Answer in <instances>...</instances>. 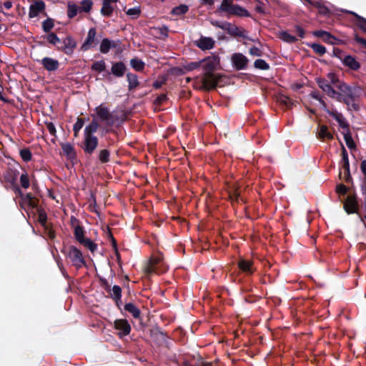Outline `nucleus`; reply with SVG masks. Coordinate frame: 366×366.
Masks as SVG:
<instances>
[{"mask_svg":"<svg viewBox=\"0 0 366 366\" xmlns=\"http://www.w3.org/2000/svg\"><path fill=\"white\" fill-rule=\"evenodd\" d=\"M345 210L347 213L351 214L355 212V203L352 200H347L344 205Z\"/></svg>","mask_w":366,"mask_h":366,"instance_id":"obj_47","label":"nucleus"},{"mask_svg":"<svg viewBox=\"0 0 366 366\" xmlns=\"http://www.w3.org/2000/svg\"><path fill=\"white\" fill-rule=\"evenodd\" d=\"M20 156L24 162H29L31 159V152L28 149H21Z\"/></svg>","mask_w":366,"mask_h":366,"instance_id":"obj_48","label":"nucleus"},{"mask_svg":"<svg viewBox=\"0 0 366 366\" xmlns=\"http://www.w3.org/2000/svg\"><path fill=\"white\" fill-rule=\"evenodd\" d=\"M98 138L96 136H84L83 150L85 153L92 154L98 145Z\"/></svg>","mask_w":366,"mask_h":366,"instance_id":"obj_4","label":"nucleus"},{"mask_svg":"<svg viewBox=\"0 0 366 366\" xmlns=\"http://www.w3.org/2000/svg\"><path fill=\"white\" fill-rule=\"evenodd\" d=\"M45 9V4L42 1H37L31 4L29 7V16L34 18Z\"/></svg>","mask_w":366,"mask_h":366,"instance_id":"obj_11","label":"nucleus"},{"mask_svg":"<svg viewBox=\"0 0 366 366\" xmlns=\"http://www.w3.org/2000/svg\"><path fill=\"white\" fill-rule=\"evenodd\" d=\"M127 81L129 83V89L132 90L136 88L139 85L138 78L136 74L128 73L127 75Z\"/></svg>","mask_w":366,"mask_h":366,"instance_id":"obj_26","label":"nucleus"},{"mask_svg":"<svg viewBox=\"0 0 366 366\" xmlns=\"http://www.w3.org/2000/svg\"><path fill=\"white\" fill-rule=\"evenodd\" d=\"M99 128V123L97 119H93L92 122L86 126L84 130V136H94V134Z\"/></svg>","mask_w":366,"mask_h":366,"instance_id":"obj_15","label":"nucleus"},{"mask_svg":"<svg viewBox=\"0 0 366 366\" xmlns=\"http://www.w3.org/2000/svg\"><path fill=\"white\" fill-rule=\"evenodd\" d=\"M124 310L131 313L134 318H138L140 315L139 310L133 303L126 304Z\"/></svg>","mask_w":366,"mask_h":366,"instance_id":"obj_27","label":"nucleus"},{"mask_svg":"<svg viewBox=\"0 0 366 366\" xmlns=\"http://www.w3.org/2000/svg\"><path fill=\"white\" fill-rule=\"evenodd\" d=\"M295 30L300 38L305 37V31L302 27H300V26H296Z\"/></svg>","mask_w":366,"mask_h":366,"instance_id":"obj_60","label":"nucleus"},{"mask_svg":"<svg viewBox=\"0 0 366 366\" xmlns=\"http://www.w3.org/2000/svg\"><path fill=\"white\" fill-rule=\"evenodd\" d=\"M96 30L94 28H91L87 34V36L81 45V50L87 51L96 45Z\"/></svg>","mask_w":366,"mask_h":366,"instance_id":"obj_7","label":"nucleus"},{"mask_svg":"<svg viewBox=\"0 0 366 366\" xmlns=\"http://www.w3.org/2000/svg\"><path fill=\"white\" fill-rule=\"evenodd\" d=\"M233 4L231 1H222V3L219 6L218 10L220 11L227 12L228 14H231Z\"/></svg>","mask_w":366,"mask_h":366,"instance_id":"obj_29","label":"nucleus"},{"mask_svg":"<svg viewBox=\"0 0 366 366\" xmlns=\"http://www.w3.org/2000/svg\"><path fill=\"white\" fill-rule=\"evenodd\" d=\"M46 125L49 134L55 137L56 132L55 125L52 122H46Z\"/></svg>","mask_w":366,"mask_h":366,"instance_id":"obj_55","label":"nucleus"},{"mask_svg":"<svg viewBox=\"0 0 366 366\" xmlns=\"http://www.w3.org/2000/svg\"><path fill=\"white\" fill-rule=\"evenodd\" d=\"M343 134V136H344V139L345 141V143L347 146V147L349 149H353L355 147V144L352 138V136L350 134V132L349 131V129L347 128V129H345V131H344L342 132Z\"/></svg>","mask_w":366,"mask_h":366,"instance_id":"obj_28","label":"nucleus"},{"mask_svg":"<svg viewBox=\"0 0 366 366\" xmlns=\"http://www.w3.org/2000/svg\"><path fill=\"white\" fill-rule=\"evenodd\" d=\"M196 45L202 50L211 49L214 45V40L211 37L201 36L196 41Z\"/></svg>","mask_w":366,"mask_h":366,"instance_id":"obj_13","label":"nucleus"},{"mask_svg":"<svg viewBox=\"0 0 366 366\" xmlns=\"http://www.w3.org/2000/svg\"><path fill=\"white\" fill-rule=\"evenodd\" d=\"M254 66L255 68L261 70H267L269 69V64L264 60L261 59L255 60Z\"/></svg>","mask_w":366,"mask_h":366,"instance_id":"obj_40","label":"nucleus"},{"mask_svg":"<svg viewBox=\"0 0 366 366\" xmlns=\"http://www.w3.org/2000/svg\"><path fill=\"white\" fill-rule=\"evenodd\" d=\"M337 191L340 193L345 194L347 192V187L345 185H339L337 187Z\"/></svg>","mask_w":366,"mask_h":366,"instance_id":"obj_64","label":"nucleus"},{"mask_svg":"<svg viewBox=\"0 0 366 366\" xmlns=\"http://www.w3.org/2000/svg\"><path fill=\"white\" fill-rule=\"evenodd\" d=\"M68 257L72 262L73 264L77 268H80L85 264L82 253L79 249L74 246L69 247Z\"/></svg>","mask_w":366,"mask_h":366,"instance_id":"obj_3","label":"nucleus"},{"mask_svg":"<svg viewBox=\"0 0 366 366\" xmlns=\"http://www.w3.org/2000/svg\"><path fill=\"white\" fill-rule=\"evenodd\" d=\"M110 152L107 149H102L99 153V159L102 163H107L109 161Z\"/></svg>","mask_w":366,"mask_h":366,"instance_id":"obj_43","label":"nucleus"},{"mask_svg":"<svg viewBox=\"0 0 366 366\" xmlns=\"http://www.w3.org/2000/svg\"><path fill=\"white\" fill-rule=\"evenodd\" d=\"M310 47L313 49V51L315 53H317L320 55H323L324 54L326 53V48L320 44H316V43L312 44Z\"/></svg>","mask_w":366,"mask_h":366,"instance_id":"obj_46","label":"nucleus"},{"mask_svg":"<svg viewBox=\"0 0 366 366\" xmlns=\"http://www.w3.org/2000/svg\"><path fill=\"white\" fill-rule=\"evenodd\" d=\"M111 296L116 301H118L121 299L122 297V289L118 285H114L112 289L111 290Z\"/></svg>","mask_w":366,"mask_h":366,"instance_id":"obj_36","label":"nucleus"},{"mask_svg":"<svg viewBox=\"0 0 366 366\" xmlns=\"http://www.w3.org/2000/svg\"><path fill=\"white\" fill-rule=\"evenodd\" d=\"M113 7L111 5V3L107 2L103 0V5L101 9V14L104 16H110L113 11Z\"/></svg>","mask_w":366,"mask_h":366,"instance_id":"obj_31","label":"nucleus"},{"mask_svg":"<svg viewBox=\"0 0 366 366\" xmlns=\"http://www.w3.org/2000/svg\"><path fill=\"white\" fill-rule=\"evenodd\" d=\"M2 7L6 9H10L12 7V2L10 1H7L3 3Z\"/></svg>","mask_w":366,"mask_h":366,"instance_id":"obj_63","label":"nucleus"},{"mask_svg":"<svg viewBox=\"0 0 366 366\" xmlns=\"http://www.w3.org/2000/svg\"><path fill=\"white\" fill-rule=\"evenodd\" d=\"M126 69V65L123 62H115L112 66L111 73L117 77H122L125 74Z\"/></svg>","mask_w":366,"mask_h":366,"instance_id":"obj_14","label":"nucleus"},{"mask_svg":"<svg viewBox=\"0 0 366 366\" xmlns=\"http://www.w3.org/2000/svg\"><path fill=\"white\" fill-rule=\"evenodd\" d=\"M343 64L353 70H357L360 68V64L357 61L355 57L347 55L345 56L342 60Z\"/></svg>","mask_w":366,"mask_h":366,"instance_id":"obj_17","label":"nucleus"},{"mask_svg":"<svg viewBox=\"0 0 366 366\" xmlns=\"http://www.w3.org/2000/svg\"><path fill=\"white\" fill-rule=\"evenodd\" d=\"M159 262L158 260L153 259L150 261L149 264L147 268V271L148 273H160L163 272L164 269H159Z\"/></svg>","mask_w":366,"mask_h":366,"instance_id":"obj_23","label":"nucleus"},{"mask_svg":"<svg viewBox=\"0 0 366 366\" xmlns=\"http://www.w3.org/2000/svg\"><path fill=\"white\" fill-rule=\"evenodd\" d=\"M317 84L327 94L337 99H340L341 94L337 92L332 86L327 82V80L323 79H318L317 80Z\"/></svg>","mask_w":366,"mask_h":366,"instance_id":"obj_5","label":"nucleus"},{"mask_svg":"<svg viewBox=\"0 0 366 366\" xmlns=\"http://www.w3.org/2000/svg\"><path fill=\"white\" fill-rule=\"evenodd\" d=\"M355 39L357 43L361 44L365 48H366V39L361 38L358 35H355Z\"/></svg>","mask_w":366,"mask_h":366,"instance_id":"obj_59","label":"nucleus"},{"mask_svg":"<svg viewBox=\"0 0 366 366\" xmlns=\"http://www.w3.org/2000/svg\"><path fill=\"white\" fill-rule=\"evenodd\" d=\"M312 34L322 39L327 42L332 43L334 37L327 31L323 30H317L313 31Z\"/></svg>","mask_w":366,"mask_h":366,"instance_id":"obj_21","label":"nucleus"},{"mask_svg":"<svg viewBox=\"0 0 366 366\" xmlns=\"http://www.w3.org/2000/svg\"><path fill=\"white\" fill-rule=\"evenodd\" d=\"M116 47L114 41L109 39H103L99 46V50L102 54H107L110 49Z\"/></svg>","mask_w":366,"mask_h":366,"instance_id":"obj_16","label":"nucleus"},{"mask_svg":"<svg viewBox=\"0 0 366 366\" xmlns=\"http://www.w3.org/2000/svg\"><path fill=\"white\" fill-rule=\"evenodd\" d=\"M187 11H188V6L184 4H182L178 6L174 7L172 9V13L174 15H182V14L187 13Z\"/></svg>","mask_w":366,"mask_h":366,"instance_id":"obj_42","label":"nucleus"},{"mask_svg":"<svg viewBox=\"0 0 366 366\" xmlns=\"http://www.w3.org/2000/svg\"><path fill=\"white\" fill-rule=\"evenodd\" d=\"M357 19V25L365 33H366V19L359 16L358 14L351 12Z\"/></svg>","mask_w":366,"mask_h":366,"instance_id":"obj_38","label":"nucleus"},{"mask_svg":"<svg viewBox=\"0 0 366 366\" xmlns=\"http://www.w3.org/2000/svg\"><path fill=\"white\" fill-rule=\"evenodd\" d=\"M91 68L93 71L102 72L105 70L106 63L104 60L97 61L92 64Z\"/></svg>","mask_w":366,"mask_h":366,"instance_id":"obj_32","label":"nucleus"},{"mask_svg":"<svg viewBox=\"0 0 366 366\" xmlns=\"http://www.w3.org/2000/svg\"><path fill=\"white\" fill-rule=\"evenodd\" d=\"M230 15H235L237 16H249V13L244 7L238 4H234Z\"/></svg>","mask_w":366,"mask_h":366,"instance_id":"obj_20","label":"nucleus"},{"mask_svg":"<svg viewBox=\"0 0 366 366\" xmlns=\"http://www.w3.org/2000/svg\"><path fill=\"white\" fill-rule=\"evenodd\" d=\"M317 137L321 139H332L333 135L328 131V128L326 125H320L317 132Z\"/></svg>","mask_w":366,"mask_h":366,"instance_id":"obj_18","label":"nucleus"},{"mask_svg":"<svg viewBox=\"0 0 366 366\" xmlns=\"http://www.w3.org/2000/svg\"><path fill=\"white\" fill-rule=\"evenodd\" d=\"M361 171L365 175L364 180H366V160H363L361 163Z\"/></svg>","mask_w":366,"mask_h":366,"instance_id":"obj_62","label":"nucleus"},{"mask_svg":"<svg viewBox=\"0 0 366 366\" xmlns=\"http://www.w3.org/2000/svg\"><path fill=\"white\" fill-rule=\"evenodd\" d=\"M279 102L287 107L293 105V101L287 96L282 95L279 97Z\"/></svg>","mask_w":366,"mask_h":366,"instance_id":"obj_50","label":"nucleus"},{"mask_svg":"<svg viewBox=\"0 0 366 366\" xmlns=\"http://www.w3.org/2000/svg\"><path fill=\"white\" fill-rule=\"evenodd\" d=\"M54 27V21L48 18L46 20H44L42 23V29L44 32H49L52 28Z\"/></svg>","mask_w":366,"mask_h":366,"instance_id":"obj_45","label":"nucleus"},{"mask_svg":"<svg viewBox=\"0 0 366 366\" xmlns=\"http://www.w3.org/2000/svg\"><path fill=\"white\" fill-rule=\"evenodd\" d=\"M280 38H281L283 41H286V42H287V43H294V42H295V41H297V39L295 36H292V35L290 34H289L288 32H287V31H282V32H281V33H280Z\"/></svg>","mask_w":366,"mask_h":366,"instance_id":"obj_39","label":"nucleus"},{"mask_svg":"<svg viewBox=\"0 0 366 366\" xmlns=\"http://www.w3.org/2000/svg\"><path fill=\"white\" fill-rule=\"evenodd\" d=\"M79 12V7L75 4H69L68 5V16L69 18L74 17Z\"/></svg>","mask_w":366,"mask_h":366,"instance_id":"obj_44","label":"nucleus"},{"mask_svg":"<svg viewBox=\"0 0 366 366\" xmlns=\"http://www.w3.org/2000/svg\"><path fill=\"white\" fill-rule=\"evenodd\" d=\"M95 111L99 121L107 126H112L119 122L117 114L114 112H109V109L103 104L96 107Z\"/></svg>","mask_w":366,"mask_h":366,"instance_id":"obj_2","label":"nucleus"},{"mask_svg":"<svg viewBox=\"0 0 366 366\" xmlns=\"http://www.w3.org/2000/svg\"><path fill=\"white\" fill-rule=\"evenodd\" d=\"M46 39L50 44L53 45H56L58 43L61 42L60 39L54 33H50L46 36Z\"/></svg>","mask_w":366,"mask_h":366,"instance_id":"obj_51","label":"nucleus"},{"mask_svg":"<svg viewBox=\"0 0 366 366\" xmlns=\"http://www.w3.org/2000/svg\"><path fill=\"white\" fill-rule=\"evenodd\" d=\"M201 61L203 69V76L201 79L202 88L207 90L215 88L219 76L214 71L219 64V58L217 56H210Z\"/></svg>","mask_w":366,"mask_h":366,"instance_id":"obj_1","label":"nucleus"},{"mask_svg":"<svg viewBox=\"0 0 366 366\" xmlns=\"http://www.w3.org/2000/svg\"><path fill=\"white\" fill-rule=\"evenodd\" d=\"M114 327L119 330V335L126 336L129 334L131 327L126 320H117L114 322Z\"/></svg>","mask_w":366,"mask_h":366,"instance_id":"obj_9","label":"nucleus"},{"mask_svg":"<svg viewBox=\"0 0 366 366\" xmlns=\"http://www.w3.org/2000/svg\"><path fill=\"white\" fill-rule=\"evenodd\" d=\"M74 236L79 243H81L85 239L84 235V229L81 227L77 226L75 227Z\"/></svg>","mask_w":366,"mask_h":366,"instance_id":"obj_41","label":"nucleus"},{"mask_svg":"<svg viewBox=\"0 0 366 366\" xmlns=\"http://www.w3.org/2000/svg\"><path fill=\"white\" fill-rule=\"evenodd\" d=\"M20 184L21 187L24 189L29 188L30 185L29 179L28 174L26 173H23L20 177Z\"/></svg>","mask_w":366,"mask_h":366,"instance_id":"obj_49","label":"nucleus"},{"mask_svg":"<svg viewBox=\"0 0 366 366\" xmlns=\"http://www.w3.org/2000/svg\"><path fill=\"white\" fill-rule=\"evenodd\" d=\"M43 66V67L49 72L56 71L59 67L58 60L51 57H44L41 60H37Z\"/></svg>","mask_w":366,"mask_h":366,"instance_id":"obj_6","label":"nucleus"},{"mask_svg":"<svg viewBox=\"0 0 366 366\" xmlns=\"http://www.w3.org/2000/svg\"><path fill=\"white\" fill-rule=\"evenodd\" d=\"M212 24L226 31L227 30L228 26H229V22L227 21H212Z\"/></svg>","mask_w":366,"mask_h":366,"instance_id":"obj_52","label":"nucleus"},{"mask_svg":"<svg viewBox=\"0 0 366 366\" xmlns=\"http://www.w3.org/2000/svg\"><path fill=\"white\" fill-rule=\"evenodd\" d=\"M130 64L137 71H142L144 68V62L139 59H132Z\"/></svg>","mask_w":366,"mask_h":366,"instance_id":"obj_33","label":"nucleus"},{"mask_svg":"<svg viewBox=\"0 0 366 366\" xmlns=\"http://www.w3.org/2000/svg\"><path fill=\"white\" fill-rule=\"evenodd\" d=\"M84 126V120L82 119H78L73 127L74 132H79Z\"/></svg>","mask_w":366,"mask_h":366,"instance_id":"obj_54","label":"nucleus"},{"mask_svg":"<svg viewBox=\"0 0 366 366\" xmlns=\"http://www.w3.org/2000/svg\"><path fill=\"white\" fill-rule=\"evenodd\" d=\"M326 111L330 116H331L337 122L339 126L341 128L344 129H347V128L349 127V124L345 118L344 117V116L341 113L338 112L337 111H330L328 109H327Z\"/></svg>","mask_w":366,"mask_h":366,"instance_id":"obj_12","label":"nucleus"},{"mask_svg":"<svg viewBox=\"0 0 366 366\" xmlns=\"http://www.w3.org/2000/svg\"><path fill=\"white\" fill-rule=\"evenodd\" d=\"M22 204L27 205L29 207L34 208L36 206V202L31 194H26L21 195Z\"/></svg>","mask_w":366,"mask_h":366,"instance_id":"obj_22","label":"nucleus"},{"mask_svg":"<svg viewBox=\"0 0 366 366\" xmlns=\"http://www.w3.org/2000/svg\"><path fill=\"white\" fill-rule=\"evenodd\" d=\"M353 99H350L349 97L344 96L341 94L340 99L339 101H343L345 104L349 105Z\"/></svg>","mask_w":366,"mask_h":366,"instance_id":"obj_61","label":"nucleus"},{"mask_svg":"<svg viewBox=\"0 0 366 366\" xmlns=\"http://www.w3.org/2000/svg\"><path fill=\"white\" fill-rule=\"evenodd\" d=\"M80 244L89 249L92 252H94L97 249V244L89 239L85 238Z\"/></svg>","mask_w":366,"mask_h":366,"instance_id":"obj_34","label":"nucleus"},{"mask_svg":"<svg viewBox=\"0 0 366 366\" xmlns=\"http://www.w3.org/2000/svg\"><path fill=\"white\" fill-rule=\"evenodd\" d=\"M239 267L244 272L251 274L253 272L252 267V263L249 261L245 260V259H240L239 263Z\"/></svg>","mask_w":366,"mask_h":366,"instance_id":"obj_25","label":"nucleus"},{"mask_svg":"<svg viewBox=\"0 0 366 366\" xmlns=\"http://www.w3.org/2000/svg\"><path fill=\"white\" fill-rule=\"evenodd\" d=\"M227 32L232 35L241 36L245 38V34H247L246 31L237 27L235 25L229 23V26L227 28Z\"/></svg>","mask_w":366,"mask_h":366,"instance_id":"obj_19","label":"nucleus"},{"mask_svg":"<svg viewBox=\"0 0 366 366\" xmlns=\"http://www.w3.org/2000/svg\"><path fill=\"white\" fill-rule=\"evenodd\" d=\"M201 65H202L201 60L199 61L190 62L185 66V69L188 71H192V70H194V69L199 68Z\"/></svg>","mask_w":366,"mask_h":366,"instance_id":"obj_53","label":"nucleus"},{"mask_svg":"<svg viewBox=\"0 0 366 366\" xmlns=\"http://www.w3.org/2000/svg\"><path fill=\"white\" fill-rule=\"evenodd\" d=\"M340 89L342 91V92L343 93L342 95L344 96H346V97H350V99H353L354 97H355V89L346 85V84H342L340 86Z\"/></svg>","mask_w":366,"mask_h":366,"instance_id":"obj_30","label":"nucleus"},{"mask_svg":"<svg viewBox=\"0 0 366 366\" xmlns=\"http://www.w3.org/2000/svg\"><path fill=\"white\" fill-rule=\"evenodd\" d=\"M312 97L317 101L320 102V103L323 106L325 107V103L322 100V97H320V94L317 92H313L311 94Z\"/></svg>","mask_w":366,"mask_h":366,"instance_id":"obj_57","label":"nucleus"},{"mask_svg":"<svg viewBox=\"0 0 366 366\" xmlns=\"http://www.w3.org/2000/svg\"><path fill=\"white\" fill-rule=\"evenodd\" d=\"M61 149L64 154L69 158H73L75 157V152L74 147L69 143L61 144Z\"/></svg>","mask_w":366,"mask_h":366,"instance_id":"obj_24","label":"nucleus"},{"mask_svg":"<svg viewBox=\"0 0 366 366\" xmlns=\"http://www.w3.org/2000/svg\"><path fill=\"white\" fill-rule=\"evenodd\" d=\"M60 43L62 44L61 50L66 54H71L76 46V41L71 36H66Z\"/></svg>","mask_w":366,"mask_h":366,"instance_id":"obj_10","label":"nucleus"},{"mask_svg":"<svg viewBox=\"0 0 366 366\" xmlns=\"http://www.w3.org/2000/svg\"><path fill=\"white\" fill-rule=\"evenodd\" d=\"M342 162L347 163V162H349L347 152L343 146H342Z\"/></svg>","mask_w":366,"mask_h":366,"instance_id":"obj_58","label":"nucleus"},{"mask_svg":"<svg viewBox=\"0 0 366 366\" xmlns=\"http://www.w3.org/2000/svg\"><path fill=\"white\" fill-rule=\"evenodd\" d=\"M141 13V9L139 6H134L133 8H130L126 11V14L129 16L132 19H137L139 17Z\"/></svg>","mask_w":366,"mask_h":366,"instance_id":"obj_37","label":"nucleus"},{"mask_svg":"<svg viewBox=\"0 0 366 366\" xmlns=\"http://www.w3.org/2000/svg\"><path fill=\"white\" fill-rule=\"evenodd\" d=\"M249 54L252 56H260L262 55V51L259 48L253 46L250 48Z\"/></svg>","mask_w":366,"mask_h":366,"instance_id":"obj_56","label":"nucleus"},{"mask_svg":"<svg viewBox=\"0 0 366 366\" xmlns=\"http://www.w3.org/2000/svg\"><path fill=\"white\" fill-rule=\"evenodd\" d=\"M92 1L91 0H84L81 2V4L79 6V12H89L92 6Z\"/></svg>","mask_w":366,"mask_h":366,"instance_id":"obj_35","label":"nucleus"},{"mask_svg":"<svg viewBox=\"0 0 366 366\" xmlns=\"http://www.w3.org/2000/svg\"><path fill=\"white\" fill-rule=\"evenodd\" d=\"M232 61L237 69L242 70L247 67L248 59L242 54L236 53L232 55Z\"/></svg>","mask_w":366,"mask_h":366,"instance_id":"obj_8","label":"nucleus"}]
</instances>
